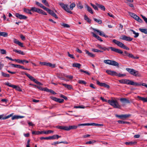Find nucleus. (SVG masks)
I'll return each mask as SVG.
<instances>
[{"label":"nucleus","instance_id":"nucleus-1","mask_svg":"<svg viewBox=\"0 0 147 147\" xmlns=\"http://www.w3.org/2000/svg\"><path fill=\"white\" fill-rule=\"evenodd\" d=\"M59 4L64 10L70 14H72V12L70 10H72L73 8L76 6V4L74 2H73L71 4L69 8L68 7L67 4H64L63 3H59Z\"/></svg>","mask_w":147,"mask_h":147},{"label":"nucleus","instance_id":"nucleus-2","mask_svg":"<svg viewBox=\"0 0 147 147\" xmlns=\"http://www.w3.org/2000/svg\"><path fill=\"white\" fill-rule=\"evenodd\" d=\"M108 102L114 108L120 109L121 106L117 101L114 99H110L108 100Z\"/></svg>","mask_w":147,"mask_h":147},{"label":"nucleus","instance_id":"nucleus-3","mask_svg":"<svg viewBox=\"0 0 147 147\" xmlns=\"http://www.w3.org/2000/svg\"><path fill=\"white\" fill-rule=\"evenodd\" d=\"M127 71L129 72L131 74L135 76L140 77L141 74L138 71L136 70L133 69L127 68L126 69Z\"/></svg>","mask_w":147,"mask_h":147},{"label":"nucleus","instance_id":"nucleus-4","mask_svg":"<svg viewBox=\"0 0 147 147\" xmlns=\"http://www.w3.org/2000/svg\"><path fill=\"white\" fill-rule=\"evenodd\" d=\"M113 42L117 45L118 46L127 50H129V48L124 45L121 42L117 41L116 40L113 39Z\"/></svg>","mask_w":147,"mask_h":147},{"label":"nucleus","instance_id":"nucleus-5","mask_svg":"<svg viewBox=\"0 0 147 147\" xmlns=\"http://www.w3.org/2000/svg\"><path fill=\"white\" fill-rule=\"evenodd\" d=\"M104 62L106 64L114 66H117L118 67L119 65L118 63L114 60H104Z\"/></svg>","mask_w":147,"mask_h":147},{"label":"nucleus","instance_id":"nucleus-6","mask_svg":"<svg viewBox=\"0 0 147 147\" xmlns=\"http://www.w3.org/2000/svg\"><path fill=\"white\" fill-rule=\"evenodd\" d=\"M109 49H110L112 51H114L115 52L119 54H121L123 53V51L121 50L115 48L113 47H109V48H107L106 50L109 51Z\"/></svg>","mask_w":147,"mask_h":147},{"label":"nucleus","instance_id":"nucleus-7","mask_svg":"<svg viewBox=\"0 0 147 147\" xmlns=\"http://www.w3.org/2000/svg\"><path fill=\"white\" fill-rule=\"evenodd\" d=\"M120 101L122 104V106H123L126 104L130 103L129 100L125 98H121L120 99Z\"/></svg>","mask_w":147,"mask_h":147},{"label":"nucleus","instance_id":"nucleus-8","mask_svg":"<svg viewBox=\"0 0 147 147\" xmlns=\"http://www.w3.org/2000/svg\"><path fill=\"white\" fill-rule=\"evenodd\" d=\"M15 16L20 20H25L27 18V17L26 16L20 14L19 13H16Z\"/></svg>","mask_w":147,"mask_h":147},{"label":"nucleus","instance_id":"nucleus-9","mask_svg":"<svg viewBox=\"0 0 147 147\" xmlns=\"http://www.w3.org/2000/svg\"><path fill=\"white\" fill-rule=\"evenodd\" d=\"M130 80L126 79H122L119 80V82L121 84L130 85Z\"/></svg>","mask_w":147,"mask_h":147},{"label":"nucleus","instance_id":"nucleus-10","mask_svg":"<svg viewBox=\"0 0 147 147\" xmlns=\"http://www.w3.org/2000/svg\"><path fill=\"white\" fill-rule=\"evenodd\" d=\"M92 29L94 31H96L97 32H98L99 33V34L100 36H103L106 38L108 37V36L107 35H106L103 32L100 31V30L94 28H92Z\"/></svg>","mask_w":147,"mask_h":147},{"label":"nucleus","instance_id":"nucleus-11","mask_svg":"<svg viewBox=\"0 0 147 147\" xmlns=\"http://www.w3.org/2000/svg\"><path fill=\"white\" fill-rule=\"evenodd\" d=\"M121 39L123 40H125L128 41H131L133 38L129 36H127L125 35H123Z\"/></svg>","mask_w":147,"mask_h":147},{"label":"nucleus","instance_id":"nucleus-12","mask_svg":"<svg viewBox=\"0 0 147 147\" xmlns=\"http://www.w3.org/2000/svg\"><path fill=\"white\" fill-rule=\"evenodd\" d=\"M51 98L53 100L60 103H62L64 101L63 99L59 98L54 97H52Z\"/></svg>","mask_w":147,"mask_h":147},{"label":"nucleus","instance_id":"nucleus-13","mask_svg":"<svg viewBox=\"0 0 147 147\" xmlns=\"http://www.w3.org/2000/svg\"><path fill=\"white\" fill-rule=\"evenodd\" d=\"M106 72L112 76H116L117 75V73L114 71L107 70L106 71Z\"/></svg>","mask_w":147,"mask_h":147},{"label":"nucleus","instance_id":"nucleus-14","mask_svg":"<svg viewBox=\"0 0 147 147\" xmlns=\"http://www.w3.org/2000/svg\"><path fill=\"white\" fill-rule=\"evenodd\" d=\"M130 82V85H131L134 86H140L141 85V84L137 82H134L131 80Z\"/></svg>","mask_w":147,"mask_h":147},{"label":"nucleus","instance_id":"nucleus-15","mask_svg":"<svg viewBox=\"0 0 147 147\" xmlns=\"http://www.w3.org/2000/svg\"><path fill=\"white\" fill-rule=\"evenodd\" d=\"M24 117L23 116L15 115L12 117L11 119L12 120H13L15 119H19L23 118Z\"/></svg>","mask_w":147,"mask_h":147},{"label":"nucleus","instance_id":"nucleus-16","mask_svg":"<svg viewBox=\"0 0 147 147\" xmlns=\"http://www.w3.org/2000/svg\"><path fill=\"white\" fill-rule=\"evenodd\" d=\"M85 51L86 54L88 55L90 57H94L95 56V55L93 54V53L90 52L88 51L87 50H85Z\"/></svg>","mask_w":147,"mask_h":147},{"label":"nucleus","instance_id":"nucleus-17","mask_svg":"<svg viewBox=\"0 0 147 147\" xmlns=\"http://www.w3.org/2000/svg\"><path fill=\"white\" fill-rule=\"evenodd\" d=\"M92 34L93 36L97 38L98 40H100L101 42L103 41L101 39V38L99 36L97 35L93 32H92Z\"/></svg>","mask_w":147,"mask_h":147},{"label":"nucleus","instance_id":"nucleus-18","mask_svg":"<svg viewBox=\"0 0 147 147\" xmlns=\"http://www.w3.org/2000/svg\"><path fill=\"white\" fill-rule=\"evenodd\" d=\"M130 116L129 114H126V115H117V117H120V118H126L127 117H129Z\"/></svg>","mask_w":147,"mask_h":147},{"label":"nucleus","instance_id":"nucleus-19","mask_svg":"<svg viewBox=\"0 0 147 147\" xmlns=\"http://www.w3.org/2000/svg\"><path fill=\"white\" fill-rule=\"evenodd\" d=\"M133 18L135 20L137 21L138 22H142V20L141 19L139 16L136 15H134V17H133Z\"/></svg>","mask_w":147,"mask_h":147},{"label":"nucleus","instance_id":"nucleus-20","mask_svg":"<svg viewBox=\"0 0 147 147\" xmlns=\"http://www.w3.org/2000/svg\"><path fill=\"white\" fill-rule=\"evenodd\" d=\"M137 97L140 100L143 101L144 102H147V97L146 98H144V97L138 96Z\"/></svg>","mask_w":147,"mask_h":147},{"label":"nucleus","instance_id":"nucleus-21","mask_svg":"<svg viewBox=\"0 0 147 147\" xmlns=\"http://www.w3.org/2000/svg\"><path fill=\"white\" fill-rule=\"evenodd\" d=\"M12 66L14 67H16L19 68H21L23 69L24 68V66H21L20 65H17V64H11Z\"/></svg>","mask_w":147,"mask_h":147},{"label":"nucleus","instance_id":"nucleus-22","mask_svg":"<svg viewBox=\"0 0 147 147\" xmlns=\"http://www.w3.org/2000/svg\"><path fill=\"white\" fill-rule=\"evenodd\" d=\"M69 90H70L72 88L71 86L70 85H68L62 83L61 84Z\"/></svg>","mask_w":147,"mask_h":147},{"label":"nucleus","instance_id":"nucleus-23","mask_svg":"<svg viewBox=\"0 0 147 147\" xmlns=\"http://www.w3.org/2000/svg\"><path fill=\"white\" fill-rule=\"evenodd\" d=\"M53 131L52 130H48L47 131H41L42 134H50L51 133H53Z\"/></svg>","mask_w":147,"mask_h":147},{"label":"nucleus","instance_id":"nucleus-24","mask_svg":"<svg viewBox=\"0 0 147 147\" xmlns=\"http://www.w3.org/2000/svg\"><path fill=\"white\" fill-rule=\"evenodd\" d=\"M86 7L87 9V11L90 13L92 14H93V12L92 11V8L89 6H88L86 5Z\"/></svg>","mask_w":147,"mask_h":147},{"label":"nucleus","instance_id":"nucleus-25","mask_svg":"<svg viewBox=\"0 0 147 147\" xmlns=\"http://www.w3.org/2000/svg\"><path fill=\"white\" fill-rule=\"evenodd\" d=\"M25 75L26 76L29 78L30 80L31 81H34V80L35 78L33 77L32 76H31L30 74H27V73H25Z\"/></svg>","mask_w":147,"mask_h":147},{"label":"nucleus","instance_id":"nucleus-26","mask_svg":"<svg viewBox=\"0 0 147 147\" xmlns=\"http://www.w3.org/2000/svg\"><path fill=\"white\" fill-rule=\"evenodd\" d=\"M81 65L79 63H75L73 64L72 66L73 67L78 68H80Z\"/></svg>","mask_w":147,"mask_h":147},{"label":"nucleus","instance_id":"nucleus-27","mask_svg":"<svg viewBox=\"0 0 147 147\" xmlns=\"http://www.w3.org/2000/svg\"><path fill=\"white\" fill-rule=\"evenodd\" d=\"M139 30L141 32L147 34V29L139 28Z\"/></svg>","mask_w":147,"mask_h":147},{"label":"nucleus","instance_id":"nucleus-28","mask_svg":"<svg viewBox=\"0 0 147 147\" xmlns=\"http://www.w3.org/2000/svg\"><path fill=\"white\" fill-rule=\"evenodd\" d=\"M96 5L101 10L105 11V7L101 5H100V4H98V3L96 4Z\"/></svg>","mask_w":147,"mask_h":147},{"label":"nucleus","instance_id":"nucleus-29","mask_svg":"<svg viewBox=\"0 0 147 147\" xmlns=\"http://www.w3.org/2000/svg\"><path fill=\"white\" fill-rule=\"evenodd\" d=\"M13 51L22 55H24V53H23V52L21 50H18L16 49H14L13 50Z\"/></svg>","mask_w":147,"mask_h":147},{"label":"nucleus","instance_id":"nucleus-30","mask_svg":"<svg viewBox=\"0 0 147 147\" xmlns=\"http://www.w3.org/2000/svg\"><path fill=\"white\" fill-rule=\"evenodd\" d=\"M130 30L131 32H133V33L135 34V35L134 36V37L135 38H137L138 37L139 35V34L138 33L134 31L133 30Z\"/></svg>","mask_w":147,"mask_h":147},{"label":"nucleus","instance_id":"nucleus-31","mask_svg":"<svg viewBox=\"0 0 147 147\" xmlns=\"http://www.w3.org/2000/svg\"><path fill=\"white\" fill-rule=\"evenodd\" d=\"M84 19L88 23H91V20H90L88 17L86 15L84 16Z\"/></svg>","mask_w":147,"mask_h":147},{"label":"nucleus","instance_id":"nucleus-32","mask_svg":"<svg viewBox=\"0 0 147 147\" xmlns=\"http://www.w3.org/2000/svg\"><path fill=\"white\" fill-rule=\"evenodd\" d=\"M0 35L4 37H7L8 36V34L7 33L5 32H0Z\"/></svg>","mask_w":147,"mask_h":147},{"label":"nucleus","instance_id":"nucleus-33","mask_svg":"<svg viewBox=\"0 0 147 147\" xmlns=\"http://www.w3.org/2000/svg\"><path fill=\"white\" fill-rule=\"evenodd\" d=\"M91 50L92 52L96 53H102L103 52V51L95 49H92Z\"/></svg>","mask_w":147,"mask_h":147},{"label":"nucleus","instance_id":"nucleus-34","mask_svg":"<svg viewBox=\"0 0 147 147\" xmlns=\"http://www.w3.org/2000/svg\"><path fill=\"white\" fill-rule=\"evenodd\" d=\"M31 9L30 10L28 9L24 8V11L27 13L30 14H32V13L31 12Z\"/></svg>","mask_w":147,"mask_h":147},{"label":"nucleus","instance_id":"nucleus-35","mask_svg":"<svg viewBox=\"0 0 147 147\" xmlns=\"http://www.w3.org/2000/svg\"><path fill=\"white\" fill-rule=\"evenodd\" d=\"M32 134L33 135H40L42 134V133L41 131H33L32 132Z\"/></svg>","mask_w":147,"mask_h":147},{"label":"nucleus","instance_id":"nucleus-36","mask_svg":"<svg viewBox=\"0 0 147 147\" xmlns=\"http://www.w3.org/2000/svg\"><path fill=\"white\" fill-rule=\"evenodd\" d=\"M93 20L95 22H97L99 24H101L102 23V21L100 19H97L96 18H94Z\"/></svg>","mask_w":147,"mask_h":147},{"label":"nucleus","instance_id":"nucleus-37","mask_svg":"<svg viewBox=\"0 0 147 147\" xmlns=\"http://www.w3.org/2000/svg\"><path fill=\"white\" fill-rule=\"evenodd\" d=\"M90 125H93L96 126H103V125L102 124H99L98 123H90Z\"/></svg>","mask_w":147,"mask_h":147},{"label":"nucleus","instance_id":"nucleus-38","mask_svg":"<svg viewBox=\"0 0 147 147\" xmlns=\"http://www.w3.org/2000/svg\"><path fill=\"white\" fill-rule=\"evenodd\" d=\"M1 73L2 76L4 77L9 78L10 76L9 74H5L3 72H2Z\"/></svg>","mask_w":147,"mask_h":147},{"label":"nucleus","instance_id":"nucleus-39","mask_svg":"<svg viewBox=\"0 0 147 147\" xmlns=\"http://www.w3.org/2000/svg\"><path fill=\"white\" fill-rule=\"evenodd\" d=\"M47 66L51 67L52 68H54L55 67V64H53L50 63H47Z\"/></svg>","mask_w":147,"mask_h":147},{"label":"nucleus","instance_id":"nucleus-40","mask_svg":"<svg viewBox=\"0 0 147 147\" xmlns=\"http://www.w3.org/2000/svg\"><path fill=\"white\" fill-rule=\"evenodd\" d=\"M13 113H12L8 115H7V116H5V117H3L2 118V119H7L9 118L10 117H11L12 116H13Z\"/></svg>","mask_w":147,"mask_h":147},{"label":"nucleus","instance_id":"nucleus-41","mask_svg":"<svg viewBox=\"0 0 147 147\" xmlns=\"http://www.w3.org/2000/svg\"><path fill=\"white\" fill-rule=\"evenodd\" d=\"M78 127L76 125H71L69 126V130L71 129H76Z\"/></svg>","mask_w":147,"mask_h":147},{"label":"nucleus","instance_id":"nucleus-42","mask_svg":"<svg viewBox=\"0 0 147 147\" xmlns=\"http://www.w3.org/2000/svg\"><path fill=\"white\" fill-rule=\"evenodd\" d=\"M42 2L46 6L48 7H49V6L46 0H42Z\"/></svg>","mask_w":147,"mask_h":147},{"label":"nucleus","instance_id":"nucleus-43","mask_svg":"<svg viewBox=\"0 0 147 147\" xmlns=\"http://www.w3.org/2000/svg\"><path fill=\"white\" fill-rule=\"evenodd\" d=\"M38 9V8L34 7H33L31 8V10L32 11L36 12H37Z\"/></svg>","mask_w":147,"mask_h":147},{"label":"nucleus","instance_id":"nucleus-44","mask_svg":"<svg viewBox=\"0 0 147 147\" xmlns=\"http://www.w3.org/2000/svg\"><path fill=\"white\" fill-rule=\"evenodd\" d=\"M78 83L80 84H83L84 85H86V82L85 81L81 80H79L78 81Z\"/></svg>","mask_w":147,"mask_h":147},{"label":"nucleus","instance_id":"nucleus-45","mask_svg":"<svg viewBox=\"0 0 147 147\" xmlns=\"http://www.w3.org/2000/svg\"><path fill=\"white\" fill-rule=\"evenodd\" d=\"M0 51L1 53L2 54H5L6 53V50L4 49H0Z\"/></svg>","mask_w":147,"mask_h":147},{"label":"nucleus","instance_id":"nucleus-46","mask_svg":"<svg viewBox=\"0 0 147 147\" xmlns=\"http://www.w3.org/2000/svg\"><path fill=\"white\" fill-rule=\"evenodd\" d=\"M96 83L97 84L102 86H103V85L105 83H100L99 81H97Z\"/></svg>","mask_w":147,"mask_h":147},{"label":"nucleus","instance_id":"nucleus-47","mask_svg":"<svg viewBox=\"0 0 147 147\" xmlns=\"http://www.w3.org/2000/svg\"><path fill=\"white\" fill-rule=\"evenodd\" d=\"M90 123L80 124H78V126H86V125H90Z\"/></svg>","mask_w":147,"mask_h":147},{"label":"nucleus","instance_id":"nucleus-48","mask_svg":"<svg viewBox=\"0 0 147 147\" xmlns=\"http://www.w3.org/2000/svg\"><path fill=\"white\" fill-rule=\"evenodd\" d=\"M63 75L64 76L67 78L70 79H71L73 78V77L72 76L67 75L65 74H63Z\"/></svg>","mask_w":147,"mask_h":147},{"label":"nucleus","instance_id":"nucleus-49","mask_svg":"<svg viewBox=\"0 0 147 147\" xmlns=\"http://www.w3.org/2000/svg\"><path fill=\"white\" fill-rule=\"evenodd\" d=\"M36 4L38 6L40 7L41 8L42 7V6L43 5L42 4H41L37 1H36Z\"/></svg>","mask_w":147,"mask_h":147},{"label":"nucleus","instance_id":"nucleus-50","mask_svg":"<svg viewBox=\"0 0 147 147\" xmlns=\"http://www.w3.org/2000/svg\"><path fill=\"white\" fill-rule=\"evenodd\" d=\"M67 54L68 55V56L70 57L72 59H74L75 57L73 56V55L72 54H71L69 53V52H67Z\"/></svg>","mask_w":147,"mask_h":147},{"label":"nucleus","instance_id":"nucleus-51","mask_svg":"<svg viewBox=\"0 0 147 147\" xmlns=\"http://www.w3.org/2000/svg\"><path fill=\"white\" fill-rule=\"evenodd\" d=\"M50 140H54L56 139V135L49 136Z\"/></svg>","mask_w":147,"mask_h":147},{"label":"nucleus","instance_id":"nucleus-52","mask_svg":"<svg viewBox=\"0 0 147 147\" xmlns=\"http://www.w3.org/2000/svg\"><path fill=\"white\" fill-rule=\"evenodd\" d=\"M63 130H64L66 131H69V126H63Z\"/></svg>","mask_w":147,"mask_h":147},{"label":"nucleus","instance_id":"nucleus-53","mask_svg":"<svg viewBox=\"0 0 147 147\" xmlns=\"http://www.w3.org/2000/svg\"><path fill=\"white\" fill-rule=\"evenodd\" d=\"M40 139L41 140H42L43 139L49 140H50V138L49 136L46 137H41L40 138Z\"/></svg>","mask_w":147,"mask_h":147},{"label":"nucleus","instance_id":"nucleus-54","mask_svg":"<svg viewBox=\"0 0 147 147\" xmlns=\"http://www.w3.org/2000/svg\"><path fill=\"white\" fill-rule=\"evenodd\" d=\"M91 5L95 10H98V8L97 7L96 5H95L92 3H91Z\"/></svg>","mask_w":147,"mask_h":147},{"label":"nucleus","instance_id":"nucleus-55","mask_svg":"<svg viewBox=\"0 0 147 147\" xmlns=\"http://www.w3.org/2000/svg\"><path fill=\"white\" fill-rule=\"evenodd\" d=\"M62 25L64 27L66 28H69L70 27L67 24H66L63 23Z\"/></svg>","mask_w":147,"mask_h":147},{"label":"nucleus","instance_id":"nucleus-56","mask_svg":"<svg viewBox=\"0 0 147 147\" xmlns=\"http://www.w3.org/2000/svg\"><path fill=\"white\" fill-rule=\"evenodd\" d=\"M126 76V75L125 74H121L120 73H119V74H118L117 73V75H116V76H118V77H119L124 76Z\"/></svg>","mask_w":147,"mask_h":147},{"label":"nucleus","instance_id":"nucleus-57","mask_svg":"<svg viewBox=\"0 0 147 147\" xmlns=\"http://www.w3.org/2000/svg\"><path fill=\"white\" fill-rule=\"evenodd\" d=\"M94 142V141H90L86 142V144H91L93 143Z\"/></svg>","mask_w":147,"mask_h":147},{"label":"nucleus","instance_id":"nucleus-58","mask_svg":"<svg viewBox=\"0 0 147 147\" xmlns=\"http://www.w3.org/2000/svg\"><path fill=\"white\" fill-rule=\"evenodd\" d=\"M129 15L132 17L133 18L134 17V15H135L136 14H135L134 13H131V12H129Z\"/></svg>","mask_w":147,"mask_h":147},{"label":"nucleus","instance_id":"nucleus-59","mask_svg":"<svg viewBox=\"0 0 147 147\" xmlns=\"http://www.w3.org/2000/svg\"><path fill=\"white\" fill-rule=\"evenodd\" d=\"M129 15L132 17L133 18L134 17V15H135L136 14H135L134 13H131V12H129Z\"/></svg>","mask_w":147,"mask_h":147},{"label":"nucleus","instance_id":"nucleus-60","mask_svg":"<svg viewBox=\"0 0 147 147\" xmlns=\"http://www.w3.org/2000/svg\"><path fill=\"white\" fill-rule=\"evenodd\" d=\"M47 12L49 14H50L51 15H52V13H54L53 11L49 9Z\"/></svg>","mask_w":147,"mask_h":147},{"label":"nucleus","instance_id":"nucleus-61","mask_svg":"<svg viewBox=\"0 0 147 147\" xmlns=\"http://www.w3.org/2000/svg\"><path fill=\"white\" fill-rule=\"evenodd\" d=\"M41 8H42L44 10L46 11H47L49 9L47 8L46 7L44 6L43 5L42 6Z\"/></svg>","mask_w":147,"mask_h":147},{"label":"nucleus","instance_id":"nucleus-62","mask_svg":"<svg viewBox=\"0 0 147 147\" xmlns=\"http://www.w3.org/2000/svg\"><path fill=\"white\" fill-rule=\"evenodd\" d=\"M142 16L144 21L147 24V18H146L145 16H143L142 15Z\"/></svg>","mask_w":147,"mask_h":147},{"label":"nucleus","instance_id":"nucleus-63","mask_svg":"<svg viewBox=\"0 0 147 147\" xmlns=\"http://www.w3.org/2000/svg\"><path fill=\"white\" fill-rule=\"evenodd\" d=\"M128 56L129 57H131V58H135L133 56V55L132 54H131L130 53H129Z\"/></svg>","mask_w":147,"mask_h":147},{"label":"nucleus","instance_id":"nucleus-64","mask_svg":"<svg viewBox=\"0 0 147 147\" xmlns=\"http://www.w3.org/2000/svg\"><path fill=\"white\" fill-rule=\"evenodd\" d=\"M19 46H20L21 47H23V44L22 43L19 41L18 42V43L17 44Z\"/></svg>","mask_w":147,"mask_h":147}]
</instances>
